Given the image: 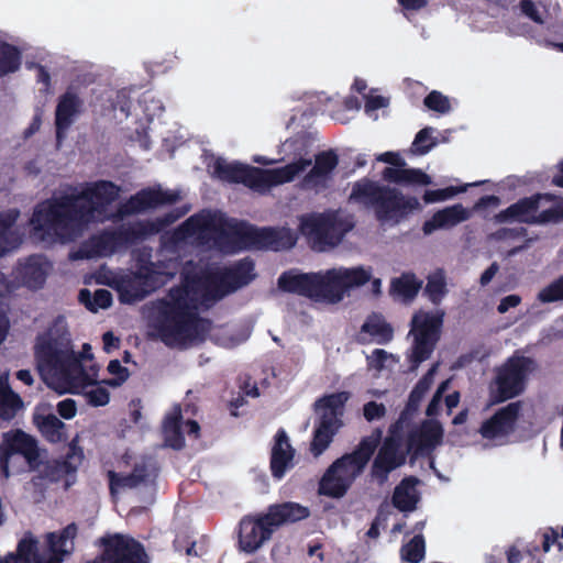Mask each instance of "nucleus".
I'll list each match as a JSON object with an SVG mask.
<instances>
[{
  "label": "nucleus",
  "instance_id": "obj_30",
  "mask_svg": "<svg viewBox=\"0 0 563 563\" xmlns=\"http://www.w3.org/2000/svg\"><path fill=\"white\" fill-rule=\"evenodd\" d=\"M107 477L109 482V493L112 497H115L120 490L133 489L145 484L148 478V468L144 463L135 464L132 472L129 474L108 471Z\"/></svg>",
  "mask_w": 563,
  "mask_h": 563
},
{
  "label": "nucleus",
  "instance_id": "obj_15",
  "mask_svg": "<svg viewBox=\"0 0 563 563\" xmlns=\"http://www.w3.org/2000/svg\"><path fill=\"white\" fill-rule=\"evenodd\" d=\"M15 454L22 455L31 468L40 464L38 444L32 435L20 429L4 432L0 443V473L3 478H9L10 459Z\"/></svg>",
  "mask_w": 563,
  "mask_h": 563
},
{
  "label": "nucleus",
  "instance_id": "obj_35",
  "mask_svg": "<svg viewBox=\"0 0 563 563\" xmlns=\"http://www.w3.org/2000/svg\"><path fill=\"white\" fill-rule=\"evenodd\" d=\"M183 415L179 406L167 415L163 421V435L166 446L174 450H181L185 446V437L181 430Z\"/></svg>",
  "mask_w": 563,
  "mask_h": 563
},
{
  "label": "nucleus",
  "instance_id": "obj_33",
  "mask_svg": "<svg viewBox=\"0 0 563 563\" xmlns=\"http://www.w3.org/2000/svg\"><path fill=\"white\" fill-rule=\"evenodd\" d=\"M419 479L415 476H406L395 487L391 504L401 512H411L416 510L419 503V495L416 490Z\"/></svg>",
  "mask_w": 563,
  "mask_h": 563
},
{
  "label": "nucleus",
  "instance_id": "obj_2",
  "mask_svg": "<svg viewBox=\"0 0 563 563\" xmlns=\"http://www.w3.org/2000/svg\"><path fill=\"white\" fill-rule=\"evenodd\" d=\"M120 187L99 180L80 192L64 194L37 203L30 223L33 235L44 242H71L81 235L97 211L119 198Z\"/></svg>",
  "mask_w": 563,
  "mask_h": 563
},
{
  "label": "nucleus",
  "instance_id": "obj_28",
  "mask_svg": "<svg viewBox=\"0 0 563 563\" xmlns=\"http://www.w3.org/2000/svg\"><path fill=\"white\" fill-rule=\"evenodd\" d=\"M48 263L40 255L29 256L24 263H20L18 278L29 289H41L47 277Z\"/></svg>",
  "mask_w": 563,
  "mask_h": 563
},
{
  "label": "nucleus",
  "instance_id": "obj_12",
  "mask_svg": "<svg viewBox=\"0 0 563 563\" xmlns=\"http://www.w3.org/2000/svg\"><path fill=\"white\" fill-rule=\"evenodd\" d=\"M37 368L45 377L55 380L70 382L75 373L85 375L78 357L67 350L57 346L55 340H42L35 345Z\"/></svg>",
  "mask_w": 563,
  "mask_h": 563
},
{
  "label": "nucleus",
  "instance_id": "obj_60",
  "mask_svg": "<svg viewBox=\"0 0 563 563\" xmlns=\"http://www.w3.org/2000/svg\"><path fill=\"white\" fill-rule=\"evenodd\" d=\"M411 420L412 418L410 416L404 415V411H401L398 419L389 427V438L396 439V437H400L404 429L410 424Z\"/></svg>",
  "mask_w": 563,
  "mask_h": 563
},
{
  "label": "nucleus",
  "instance_id": "obj_29",
  "mask_svg": "<svg viewBox=\"0 0 563 563\" xmlns=\"http://www.w3.org/2000/svg\"><path fill=\"white\" fill-rule=\"evenodd\" d=\"M338 165L339 155L334 150L319 152L314 155V165L303 177V183L312 187L323 185Z\"/></svg>",
  "mask_w": 563,
  "mask_h": 563
},
{
  "label": "nucleus",
  "instance_id": "obj_64",
  "mask_svg": "<svg viewBox=\"0 0 563 563\" xmlns=\"http://www.w3.org/2000/svg\"><path fill=\"white\" fill-rule=\"evenodd\" d=\"M388 101L383 96H369L365 101V111L367 113L387 107Z\"/></svg>",
  "mask_w": 563,
  "mask_h": 563
},
{
  "label": "nucleus",
  "instance_id": "obj_17",
  "mask_svg": "<svg viewBox=\"0 0 563 563\" xmlns=\"http://www.w3.org/2000/svg\"><path fill=\"white\" fill-rule=\"evenodd\" d=\"M405 463L406 453L401 450L399 440L386 438L373 461L371 477L383 486L388 481L389 474Z\"/></svg>",
  "mask_w": 563,
  "mask_h": 563
},
{
  "label": "nucleus",
  "instance_id": "obj_18",
  "mask_svg": "<svg viewBox=\"0 0 563 563\" xmlns=\"http://www.w3.org/2000/svg\"><path fill=\"white\" fill-rule=\"evenodd\" d=\"M554 199L555 197L551 194H536L530 197H525L498 212L495 219L499 223L517 221L520 223L536 224L537 212L542 201L551 202Z\"/></svg>",
  "mask_w": 563,
  "mask_h": 563
},
{
  "label": "nucleus",
  "instance_id": "obj_62",
  "mask_svg": "<svg viewBox=\"0 0 563 563\" xmlns=\"http://www.w3.org/2000/svg\"><path fill=\"white\" fill-rule=\"evenodd\" d=\"M521 303V297L519 295H508L504 297L497 306L499 313H506L509 309L516 308Z\"/></svg>",
  "mask_w": 563,
  "mask_h": 563
},
{
  "label": "nucleus",
  "instance_id": "obj_49",
  "mask_svg": "<svg viewBox=\"0 0 563 563\" xmlns=\"http://www.w3.org/2000/svg\"><path fill=\"white\" fill-rule=\"evenodd\" d=\"M465 190H466V186H461V187L450 186V187L442 188V189L426 190L422 196V199L427 205L445 201L460 192H464Z\"/></svg>",
  "mask_w": 563,
  "mask_h": 563
},
{
  "label": "nucleus",
  "instance_id": "obj_22",
  "mask_svg": "<svg viewBox=\"0 0 563 563\" xmlns=\"http://www.w3.org/2000/svg\"><path fill=\"white\" fill-rule=\"evenodd\" d=\"M178 200V195L161 188H145L131 196L122 206L123 214H136L148 209L164 205H172Z\"/></svg>",
  "mask_w": 563,
  "mask_h": 563
},
{
  "label": "nucleus",
  "instance_id": "obj_20",
  "mask_svg": "<svg viewBox=\"0 0 563 563\" xmlns=\"http://www.w3.org/2000/svg\"><path fill=\"white\" fill-rule=\"evenodd\" d=\"M380 431L377 430V439L369 437L363 438L355 450H353L351 453L343 454L341 457L334 461V463L340 467V471L347 474L350 479L353 482L358 475L362 474L365 466L373 456L377 448V441L380 438Z\"/></svg>",
  "mask_w": 563,
  "mask_h": 563
},
{
  "label": "nucleus",
  "instance_id": "obj_38",
  "mask_svg": "<svg viewBox=\"0 0 563 563\" xmlns=\"http://www.w3.org/2000/svg\"><path fill=\"white\" fill-rule=\"evenodd\" d=\"M37 540L31 532L19 541L15 553H9L0 559V563H41L37 551Z\"/></svg>",
  "mask_w": 563,
  "mask_h": 563
},
{
  "label": "nucleus",
  "instance_id": "obj_36",
  "mask_svg": "<svg viewBox=\"0 0 563 563\" xmlns=\"http://www.w3.org/2000/svg\"><path fill=\"white\" fill-rule=\"evenodd\" d=\"M34 422L43 438L49 443H62L68 440L67 427L55 415L35 416Z\"/></svg>",
  "mask_w": 563,
  "mask_h": 563
},
{
  "label": "nucleus",
  "instance_id": "obj_13",
  "mask_svg": "<svg viewBox=\"0 0 563 563\" xmlns=\"http://www.w3.org/2000/svg\"><path fill=\"white\" fill-rule=\"evenodd\" d=\"M300 231L313 250L323 252L336 246L347 233L349 227L335 212L312 213L302 217Z\"/></svg>",
  "mask_w": 563,
  "mask_h": 563
},
{
  "label": "nucleus",
  "instance_id": "obj_52",
  "mask_svg": "<svg viewBox=\"0 0 563 563\" xmlns=\"http://www.w3.org/2000/svg\"><path fill=\"white\" fill-rule=\"evenodd\" d=\"M432 183L431 177L419 168H405L402 185L428 186Z\"/></svg>",
  "mask_w": 563,
  "mask_h": 563
},
{
  "label": "nucleus",
  "instance_id": "obj_3",
  "mask_svg": "<svg viewBox=\"0 0 563 563\" xmlns=\"http://www.w3.org/2000/svg\"><path fill=\"white\" fill-rule=\"evenodd\" d=\"M349 200L372 209L382 223L399 224L422 209L417 197L406 196L395 187L380 185L367 177L353 184Z\"/></svg>",
  "mask_w": 563,
  "mask_h": 563
},
{
  "label": "nucleus",
  "instance_id": "obj_51",
  "mask_svg": "<svg viewBox=\"0 0 563 563\" xmlns=\"http://www.w3.org/2000/svg\"><path fill=\"white\" fill-rule=\"evenodd\" d=\"M563 220V201L555 202L537 213L536 224L556 223Z\"/></svg>",
  "mask_w": 563,
  "mask_h": 563
},
{
  "label": "nucleus",
  "instance_id": "obj_9",
  "mask_svg": "<svg viewBox=\"0 0 563 563\" xmlns=\"http://www.w3.org/2000/svg\"><path fill=\"white\" fill-rule=\"evenodd\" d=\"M537 369V362L529 356L514 354L495 369L492 398L494 402L520 396L527 386L529 375Z\"/></svg>",
  "mask_w": 563,
  "mask_h": 563
},
{
  "label": "nucleus",
  "instance_id": "obj_48",
  "mask_svg": "<svg viewBox=\"0 0 563 563\" xmlns=\"http://www.w3.org/2000/svg\"><path fill=\"white\" fill-rule=\"evenodd\" d=\"M538 300L543 303L563 300V276H560L541 289L538 294Z\"/></svg>",
  "mask_w": 563,
  "mask_h": 563
},
{
  "label": "nucleus",
  "instance_id": "obj_26",
  "mask_svg": "<svg viewBox=\"0 0 563 563\" xmlns=\"http://www.w3.org/2000/svg\"><path fill=\"white\" fill-rule=\"evenodd\" d=\"M82 100L79 96L68 89L59 96L55 110V130L57 142L64 139L66 131L71 126L75 119L80 114Z\"/></svg>",
  "mask_w": 563,
  "mask_h": 563
},
{
  "label": "nucleus",
  "instance_id": "obj_61",
  "mask_svg": "<svg viewBox=\"0 0 563 563\" xmlns=\"http://www.w3.org/2000/svg\"><path fill=\"white\" fill-rule=\"evenodd\" d=\"M57 412L64 419H71L76 416L77 407L74 399L67 398L57 404Z\"/></svg>",
  "mask_w": 563,
  "mask_h": 563
},
{
  "label": "nucleus",
  "instance_id": "obj_5",
  "mask_svg": "<svg viewBox=\"0 0 563 563\" xmlns=\"http://www.w3.org/2000/svg\"><path fill=\"white\" fill-rule=\"evenodd\" d=\"M311 163L310 158L300 157L278 168L263 169L241 163H228L219 157L213 163V175L222 181L242 184L256 191H266L272 187L292 181Z\"/></svg>",
  "mask_w": 563,
  "mask_h": 563
},
{
  "label": "nucleus",
  "instance_id": "obj_42",
  "mask_svg": "<svg viewBox=\"0 0 563 563\" xmlns=\"http://www.w3.org/2000/svg\"><path fill=\"white\" fill-rule=\"evenodd\" d=\"M21 58V51L16 46L0 41V77L19 70Z\"/></svg>",
  "mask_w": 563,
  "mask_h": 563
},
{
  "label": "nucleus",
  "instance_id": "obj_8",
  "mask_svg": "<svg viewBox=\"0 0 563 563\" xmlns=\"http://www.w3.org/2000/svg\"><path fill=\"white\" fill-rule=\"evenodd\" d=\"M350 397L349 391H336L323 395L313 404L318 417L314 422L309 451L314 457L320 456L330 446L334 437L343 427L342 418Z\"/></svg>",
  "mask_w": 563,
  "mask_h": 563
},
{
  "label": "nucleus",
  "instance_id": "obj_39",
  "mask_svg": "<svg viewBox=\"0 0 563 563\" xmlns=\"http://www.w3.org/2000/svg\"><path fill=\"white\" fill-rule=\"evenodd\" d=\"M22 407V399L11 389L8 375H0V420H12Z\"/></svg>",
  "mask_w": 563,
  "mask_h": 563
},
{
  "label": "nucleus",
  "instance_id": "obj_47",
  "mask_svg": "<svg viewBox=\"0 0 563 563\" xmlns=\"http://www.w3.org/2000/svg\"><path fill=\"white\" fill-rule=\"evenodd\" d=\"M433 129L426 126L421 129L415 136L411 144V152L415 155H424L429 153L435 145L437 140L432 136Z\"/></svg>",
  "mask_w": 563,
  "mask_h": 563
},
{
  "label": "nucleus",
  "instance_id": "obj_11",
  "mask_svg": "<svg viewBox=\"0 0 563 563\" xmlns=\"http://www.w3.org/2000/svg\"><path fill=\"white\" fill-rule=\"evenodd\" d=\"M443 311L428 312L419 310L412 316L410 334L413 336L411 354L409 355L410 369L429 360L441 338L443 325Z\"/></svg>",
  "mask_w": 563,
  "mask_h": 563
},
{
  "label": "nucleus",
  "instance_id": "obj_53",
  "mask_svg": "<svg viewBox=\"0 0 563 563\" xmlns=\"http://www.w3.org/2000/svg\"><path fill=\"white\" fill-rule=\"evenodd\" d=\"M108 372L115 375V378L107 380L109 386L115 387L125 382L129 377L128 368L122 366L119 360H111L107 367Z\"/></svg>",
  "mask_w": 563,
  "mask_h": 563
},
{
  "label": "nucleus",
  "instance_id": "obj_43",
  "mask_svg": "<svg viewBox=\"0 0 563 563\" xmlns=\"http://www.w3.org/2000/svg\"><path fill=\"white\" fill-rule=\"evenodd\" d=\"M336 273L344 294L353 287L365 285L371 279V272L366 271L362 266L353 268H338Z\"/></svg>",
  "mask_w": 563,
  "mask_h": 563
},
{
  "label": "nucleus",
  "instance_id": "obj_57",
  "mask_svg": "<svg viewBox=\"0 0 563 563\" xmlns=\"http://www.w3.org/2000/svg\"><path fill=\"white\" fill-rule=\"evenodd\" d=\"M527 234V229L523 227L520 228H500L498 229L493 236L496 240H514L517 238L525 236Z\"/></svg>",
  "mask_w": 563,
  "mask_h": 563
},
{
  "label": "nucleus",
  "instance_id": "obj_1",
  "mask_svg": "<svg viewBox=\"0 0 563 563\" xmlns=\"http://www.w3.org/2000/svg\"><path fill=\"white\" fill-rule=\"evenodd\" d=\"M224 297L218 269L185 275L181 285L156 302L153 327L158 339L168 347L183 349L195 342L205 331L198 306L209 307Z\"/></svg>",
  "mask_w": 563,
  "mask_h": 563
},
{
  "label": "nucleus",
  "instance_id": "obj_4",
  "mask_svg": "<svg viewBox=\"0 0 563 563\" xmlns=\"http://www.w3.org/2000/svg\"><path fill=\"white\" fill-rule=\"evenodd\" d=\"M309 516L308 507L294 501L269 505L266 512L244 516L239 523V549L254 553L272 538L277 528L305 520Z\"/></svg>",
  "mask_w": 563,
  "mask_h": 563
},
{
  "label": "nucleus",
  "instance_id": "obj_45",
  "mask_svg": "<svg viewBox=\"0 0 563 563\" xmlns=\"http://www.w3.org/2000/svg\"><path fill=\"white\" fill-rule=\"evenodd\" d=\"M79 301L86 306L91 312L98 309H107L112 305V294L108 289H97L93 295L87 288L79 291Z\"/></svg>",
  "mask_w": 563,
  "mask_h": 563
},
{
  "label": "nucleus",
  "instance_id": "obj_10",
  "mask_svg": "<svg viewBox=\"0 0 563 563\" xmlns=\"http://www.w3.org/2000/svg\"><path fill=\"white\" fill-rule=\"evenodd\" d=\"M228 234L241 246L254 250L283 251L291 249L297 238L287 228H257L246 222L228 225Z\"/></svg>",
  "mask_w": 563,
  "mask_h": 563
},
{
  "label": "nucleus",
  "instance_id": "obj_37",
  "mask_svg": "<svg viewBox=\"0 0 563 563\" xmlns=\"http://www.w3.org/2000/svg\"><path fill=\"white\" fill-rule=\"evenodd\" d=\"M77 533L78 527L75 522L67 525L59 532L47 533V544L52 554L70 555L74 551V540Z\"/></svg>",
  "mask_w": 563,
  "mask_h": 563
},
{
  "label": "nucleus",
  "instance_id": "obj_55",
  "mask_svg": "<svg viewBox=\"0 0 563 563\" xmlns=\"http://www.w3.org/2000/svg\"><path fill=\"white\" fill-rule=\"evenodd\" d=\"M385 415L386 407L384 404L372 400L363 406V416L368 422L382 419Z\"/></svg>",
  "mask_w": 563,
  "mask_h": 563
},
{
  "label": "nucleus",
  "instance_id": "obj_34",
  "mask_svg": "<svg viewBox=\"0 0 563 563\" xmlns=\"http://www.w3.org/2000/svg\"><path fill=\"white\" fill-rule=\"evenodd\" d=\"M20 216L18 209L0 212V257L20 245V238L13 227Z\"/></svg>",
  "mask_w": 563,
  "mask_h": 563
},
{
  "label": "nucleus",
  "instance_id": "obj_44",
  "mask_svg": "<svg viewBox=\"0 0 563 563\" xmlns=\"http://www.w3.org/2000/svg\"><path fill=\"white\" fill-rule=\"evenodd\" d=\"M424 294L433 305H440L448 294L446 279L443 269H437L427 278Z\"/></svg>",
  "mask_w": 563,
  "mask_h": 563
},
{
  "label": "nucleus",
  "instance_id": "obj_63",
  "mask_svg": "<svg viewBox=\"0 0 563 563\" xmlns=\"http://www.w3.org/2000/svg\"><path fill=\"white\" fill-rule=\"evenodd\" d=\"M377 161L387 163L395 167H405V159L396 152H385L377 157Z\"/></svg>",
  "mask_w": 563,
  "mask_h": 563
},
{
  "label": "nucleus",
  "instance_id": "obj_24",
  "mask_svg": "<svg viewBox=\"0 0 563 563\" xmlns=\"http://www.w3.org/2000/svg\"><path fill=\"white\" fill-rule=\"evenodd\" d=\"M225 296L251 284L255 277V264L250 257L242 258L230 266L218 269Z\"/></svg>",
  "mask_w": 563,
  "mask_h": 563
},
{
  "label": "nucleus",
  "instance_id": "obj_58",
  "mask_svg": "<svg viewBox=\"0 0 563 563\" xmlns=\"http://www.w3.org/2000/svg\"><path fill=\"white\" fill-rule=\"evenodd\" d=\"M519 7H520L522 14L528 16L534 23H538V24L543 23V19L532 0H521L519 3Z\"/></svg>",
  "mask_w": 563,
  "mask_h": 563
},
{
  "label": "nucleus",
  "instance_id": "obj_32",
  "mask_svg": "<svg viewBox=\"0 0 563 563\" xmlns=\"http://www.w3.org/2000/svg\"><path fill=\"white\" fill-rule=\"evenodd\" d=\"M471 212L461 203H455L437 211L430 220H427L422 230L426 234L432 233L437 229L452 228L468 220Z\"/></svg>",
  "mask_w": 563,
  "mask_h": 563
},
{
  "label": "nucleus",
  "instance_id": "obj_27",
  "mask_svg": "<svg viewBox=\"0 0 563 563\" xmlns=\"http://www.w3.org/2000/svg\"><path fill=\"white\" fill-rule=\"evenodd\" d=\"M394 338V329L385 318L373 312L369 314L361 327V331L357 336V342L366 344L375 342L380 345L389 343Z\"/></svg>",
  "mask_w": 563,
  "mask_h": 563
},
{
  "label": "nucleus",
  "instance_id": "obj_23",
  "mask_svg": "<svg viewBox=\"0 0 563 563\" xmlns=\"http://www.w3.org/2000/svg\"><path fill=\"white\" fill-rule=\"evenodd\" d=\"M443 439V428L438 420L427 419L418 429L410 431L407 439L409 451L424 455L433 451Z\"/></svg>",
  "mask_w": 563,
  "mask_h": 563
},
{
  "label": "nucleus",
  "instance_id": "obj_40",
  "mask_svg": "<svg viewBox=\"0 0 563 563\" xmlns=\"http://www.w3.org/2000/svg\"><path fill=\"white\" fill-rule=\"evenodd\" d=\"M435 369L437 365H433L415 385V387L409 394L405 408L401 410L404 411V415H408L411 418L416 416L422 399L424 398L426 394L431 387L432 376Z\"/></svg>",
  "mask_w": 563,
  "mask_h": 563
},
{
  "label": "nucleus",
  "instance_id": "obj_16",
  "mask_svg": "<svg viewBox=\"0 0 563 563\" xmlns=\"http://www.w3.org/2000/svg\"><path fill=\"white\" fill-rule=\"evenodd\" d=\"M84 451L75 441L69 444L66 455L62 459L48 461L41 472V476L51 483L65 481V489L76 482V473L84 461Z\"/></svg>",
  "mask_w": 563,
  "mask_h": 563
},
{
  "label": "nucleus",
  "instance_id": "obj_19",
  "mask_svg": "<svg viewBox=\"0 0 563 563\" xmlns=\"http://www.w3.org/2000/svg\"><path fill=\"white\" fill-rule=\"evenodd\" d=\"M157 287L156 272L153 265H141L139 269L120 286V296L123 301L133 302L144 299Z\"/></svg>",
  "mask_w": 563,
  "mask_h": 563
},
{
  "label": "nucleus",
  "instance_id": "obj_50",
  "mask_svg": "<svg viewBox=\"0 0 563 563\" xmlns=\"http://www.w3.org/2000/svg\"><path fill=\"white\" fill-rule=\"evenodd\" d=\"M424 106L432 111L439 113H448L451 110L450 100L446 96L438 90H432L423 100Z\"/></svg>",
  "mask_w": 563,
  "mask_h": 563
},
{
  "label": "nucleus",
  "instance_id": "obj_7",
  "mask_svg": "<svg viewBox=\"0 0 563 563\" xmlns=\"http://www.w3.org/2000/svg\"><path fill=\"white\" fill-rule=\"evenodd\" d=\"M279 289L285 292L307 297L317 302L338 303L344 298L336 268L324 273L284 272L277 280Z\"/></svg>",
  "mask_w": 563,
  "mask_h": 563
},
{
  "label": "nucleus",
  "instance_id": "obj_46",
  "mask_svg": "<svg viewBox=\"0 0 563 563\" xmlns=\"http://www.w3.org/2000/svg\"><path fill=\"white\" fill-rule=\"evenodd\" d=\"M426 556V541L422 534H416L409 542L400 548V558L404 562L420 563Z\"/></svg>",
  "mask_w": 563,
  "mask_h": 563
},
{
  "label": "nucleus",
  "instance_id": "obj_31",
  "mask_svg": "<svg viewBox=\"0 0 563 563\" xmlns=\"http://www.w3.org/2000/svg\"><path fill=\"white\" fill-rule=\"evenodd\" d=\"M352 483L350 476L340 471V467L333 462L321 477L318 493L331 498H341L346 494Z\"/></svg>",
  "mask_w": 563,
  "mask_h": 563
},
{
  "label": "nucleus",
  "instance_id": "obj_21",
  "mask_svg": "<svg viewBox=\"0 0 563 563\" xmlns=\"http://www.w3.org/2000/svg\"><path fill=\"white\" fill-rule=\"evenodd\" d=\"M520 410V401L506 405L482 423L479 433L489 440L510 434L515 430Z\"/></svg>",
  "mask_w": 563,
  "mask_h": 563
},
{
  "label": "nucleus",
  "instance_id": "obj_25",
  "mask_svg": "<svg viewBox=\"0 0 563 563\" xmlns=\"http://www.w3.org/2000/svg\"><path fill=\"white\" fill-rule=\"evenodd\" d=\"M295 449L284 429H279L274 437L271 451L269 467L272 476L280 481L294 467Z\"/></svg>",
  "mask_w": 563,
  "mask_h": 563
},
{
  "label": "nucleus",
  "instance_id": "obj_54",
  "mask_svg": "<svg viewBox=\"0 0 563 563\" xmlns=\"http://www.w3.org/2000/svg\"><path fill=\"white\" fill-rule=\"evenodd\" d=\"M86 399L90 406L102 407L109 402L110 393L102 386H96L86 393Z\"/></svg>",
  "mask_w": 563,
  "mask_h": 563
},
{
  "label": "nucleus",
  "instance_id": "obj_41",
  "mask_svg": "<svg viewBox=\"0 0 563 563\" xmlns=\"http://www.w3.org/2000/svg\"><path fill=\"white\" fill-rule=\"evenodd\" d=\"M421 286L422 282L418 280L413 274H402L391 280L390 291L405 300H412L418 295Z\"/></svg>",
  "mask_w": 563,
  "mask_h": 563
},
{
  "label": "nucleus",
  "instance_id": "obj_14",
  "mask_svg": "<svg viewBox=\"0 0 563 563\" xmlns=\"http://www.w3.org/2000/svg\"><path fill=\"white\" fill-rule=\"evenodd\" d=\"M102 553L87 563H150L144 545L132 537L115 533L100 540Z\"/></svg>",
  "mask_w": 563,
  "mask_h": 563
},
{
  "label": "nucleus",
  "instance_id": "obj_6",
  "mask_svg": "<svg viewBox=\"0 0 563 563\" xmlns=\"http://www.w3.org/2000/svg\"><path fill=\"white\" fill-rule=\"evenodd\" d=\"M151 221H134L91 235L78 250L76 258L104 257L144 241L156 232Z\"/></svg>",
  "mask_w": 563,
  "mask_h": 563
},
{
  "label": "nucleus",
  "instance_id": "obj_59",
  "mask_svg": "<svg viewBox=\"0 0 563 563\" xmlns=\"http://www.w3.org/2000/svg\"><path fill=\"white\" fill-rule=\"evenodd\" d=\"M404 173H405V167H395V166L385 167L382 173V176H383V179L388 183L402 185L404 184Z\"/></svg>",
  "mask_w": 563,
  "mask_h": 563
},
{
  "label": "nucleus",
  "instance_id": "obj_56",
  "mask_svg": "<svg viewBox=\"0 0 563 563\" xmlns=\"http://www.w3.org/2000/svg\"><path fill=\"white\" fill-rule=\"evenodd\" d=\"M389 357V353L382 349H375L371 355L367 356V365L371 368L380 371L385 366L386 361Z\"/></svg>",
  "mask_w": 563,
  "mask_h": 563
}]
</instances>
